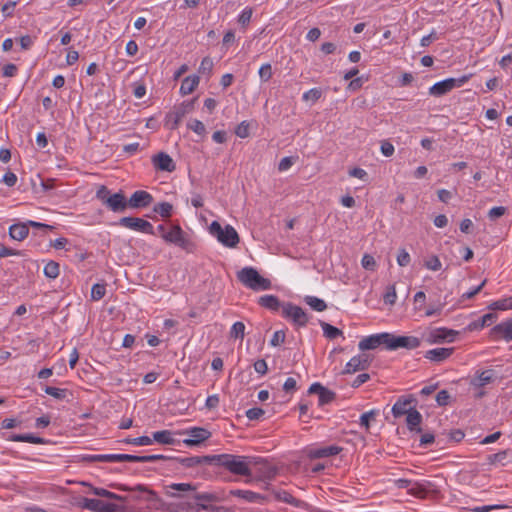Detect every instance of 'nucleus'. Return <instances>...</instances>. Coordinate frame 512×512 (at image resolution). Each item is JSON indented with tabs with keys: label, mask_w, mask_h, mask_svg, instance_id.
<instances>
[{
	"label": "nucleus",
	"mask_w": 512,
	"mask_h": 512,
	"mask_svg": "<svg viewBox=\"0 0 512 512\" xmlns=\"http://www.w3.org/2000/svg\"><path fill=\"white\" fill-rule=\"evenodd\" d=\"M212 462V465L224 467L230 473L240 476H250V464L256 463L253 457L233 454L213 455Z\"/></svg>",
	"instance_id": "f257e3e1"
},
{
	"label": "nucleus",
	"mask_w": 512,
	"mask_h": 512,
	"mask_svg": "<svg viewBox=\"0 0 512 512\" xmlns=\"http://www.w3.org/2000/svg\"><path fill=\"white\" fill-rule=\"evenodd\" d=\"M96 198L101 201L108 210L114 213H123L128 208V201L123 191L111 193L104 185L96 191Z\"/></svg>",
	"instance_id": "f03ea898"
},
{
	"label": "nucleus",
	"mask_w": 512,
	"mask_h": 512,
	"mask_svg": "<svg viewBox=\"0 0 512 512\" xmlns=\"http://www.w3.org/2000/svg\"><path fill=\"white\" fill-rule=\"evenodd\" d=\"M237 279L247 288L253 291H265L272 287L268 278H264L251 266H246L237 272Z\"/></svg>",
	"instance_id": "7ed1b4c3"
},
{
	"label": "nucleus",
	"mask_w": 512,
	"mask_h": 512,
	"mask_svg": "<svg viewBox=\"0 0 512 512\" xmlns=\"http://www.w3.org/2000/svg\"><path fill=\"white\" fill-rule=\"evenodd\" d=\"M162 239L166 243L173 244L187 253H194L196 250L195 242L191 240L178 224L170 226L167 233L162 234Z\"/></svg>",
	"instance_id": "20e7f679"
},
{
	"label": "nucleus",
	"mask_w": 512,
	"mask_h": 512,
	"mask_svg": "<svg viewBox=\"0 0 512 512\" xmlns=\"http://www.w3.org/2000/svg\"><path fill=\"white\" fill-rule=\"evenodd\" d=\"M209 233L214 236L222 245L234 248L240 241L239 235L234 227L226 225L224 228L218 221H213L209 226Z\"/></svg>",
	"instance_id": "39448f33"
},
{
	"label": "nucleus",
	"mask_w": 512,
	"mask_h": 512,
	"mask_svg": "<svg viewBox=\"0 0 512 512\" xmlns=\"http://www.w3.org/2000/svg\"><path fill=\"white\" fill-rule=\"evenodd\" d=\"M470 77L471 75H463L459 78H447L436 82L429 88V94L434 97H441L452 91L454 88L463 86Z\"/></svg>",
	"instance_id": "423d86ee"
},
{
	"label": "nucleus",
	"mask_w": 512,
	"mask_h": 512,
	"mask_svg": "<svg viewBox=\"0 0 512 512\" xmlns=\"http://www.w3.org/2000/svg\"><path fill=\"white\" fill-rule=\"evenodd\" d=\"M282 316L297 327H305L309 322V316L304 309L291 302H284L282 305Z\"/></svg>",
	"instance_id": "0eeeda50"
},
{
	"label": "nucleus",
	"mask_w": 512,
	"mask_h": 512,
	"mask_svg": "<svg viewBox=\"0 0 512 512\" xmlns=\"http://www.w3.org/2000/svg\"><path fill=\"white\" fill-rule=\"evenodd\" d=\"M420 345L421 340L418 337L388 333L387 350L395 351L400 348L412 350L418 348Z\"/></svg>",
	"instance_id": "6e6552de"
},
{
	"label": "nucleus",
	"mask_w": 512,
	"mask_h": 512,
	"mask_svg": "<svg viewBox=\"0 0 512 512\" xmlns=\"http://www.w3.org/2000/svg\"><path fill=\"white\" fill-rule=\"evenodd\" d=\"M197 485L193 483H171L165 486V494L170 498L191 501V494L195 493Z\"/></svg>",
	"instance_id": "1a4fd4ad"
},
{
	"label": "nucleus",
	"mask_w": 512,
	"mask_h": 512,
	"mask_svg": "<svg viewBox=\"0 0 512 512\" xmlns=\"http://www.w3.org/2000/svg\"><path fill=\"white\" fill-rule=\"evenodd\" d=\"M118 225L130 230L138 231L141 233L149 234V235H155V230L153 225L142 218L139 217H132V216H126L122 217L118 221Z\"/></svg>",
	"instance_id": "9d476101"
},
{
	"label": "nucleus",
	"mask_w": 512,
	"mask_h": 512,
	"mask_svg": "<svg viewBox=\"0 0 512 512\" xmlns=\"http://www.w3.org/2000/svg\"><path fill=\"white\" fill-rule=\"evenodd\" d=\"M176 512H229V509L225 506H216L213 503L210 504H193L191 501H181L176 505L174 509Z\"/></svg>",
	"instance_id": "9b49d317"
},
{
	"label": "nucleus",
	"mask_w": 512,
	"mask_h": 512,
	"mask_svg": "<svg viewBox=\"0 0 512 512\" xmlns=\"http://www.w3.org/2000/svg\"><path fill=\"white\" fill-rule=\"evenodd\" d=\"M458 333L456 330L445 327L434 328L426 334L425 339L429 344L451 343L455 340Z\"/></svg>",
	"instance_id": "f8f14e48"
},
{
	"label": "nucleus",
	"mask_w": 512,
	"mask_h": 512,
	"mask_svg": "<svg viewBox=\"0 0 512 512\" xmlns=\"http://www.w3.org/2000/svg\"><path fill=\"white\" fill-rule=\"evenodd\" d=\"M83 462H131V454H84L81 456Z\"/></svg>",
	"instance_id": "ddd939ff"
},
{
	"label": "nucleus",
	"mask_w": 512,
	"mask_h": 512,
	"mask_svg": "<svg viewBox=\"0 0 512 512\" xmlns=\"http://www.w3.org/2000/svg\"><path fill=\"white\" fill-rule=\"evenodd\" d=\"M183 433L189 435V438L182 441L188 447L199 446L211 437V432L202 427H192Z\"/></svg>",
	"instance_id": "4468645a"
},
{
	"label": "nucleus",
	"mask_w": 512,
	"mask_h": 512,
	"mask_svg": "<svg viewBox=\"0 0 512 512\" xmlns=\"http://www.w3.org/2000/svg\"><path fill=\"white\" fill-rule=\"evenodd\" d=\"M80 506L93 512H117L119 506L99 499L83 498Z\"/></svg>",
	"instance_id": "2eb2a0df"
},
{
	"label": "nucleus",
	"mask_w": 512,
	"mask_h": 512,
	"mask_svg": "<svg viewBox=\"0 0 512 512\" xmlns=\"http://www.w3.org/2000/svg\"><path fill=\"white\" fill-rule=\"evenodd\" d=\"M371 358L367 354H360L352 357L345 365L343 374H353L358 371H363L369 368Z\"/></svg>",
	"instance_id": "dca6fc26"
},
{
	"label": "nucleus",
	"mask_w": 512,
	"mask_h": 512,
	"mask_svg": "<svg viewBox=\"0 0 512 512\" xmlns=\"http://www.w3.org/2000/svg\"><path fill=\"white\" fill-rule=\"evenodd\" d=\"M388 342V332L373 334L367 337H364L358 344V347L361 351L365 350H373L379 347L380 345H384L387 349Z\"/></svg>",
	"instance_id": "f3484780"
},
{
	"label": "nucleus",
	"mask_w": 512,
	"mask_h": 512,
	"mask_svg": "<svg viewBox=\"0 0 512 512\" xmlns=\"http://www.w3.org/2000/svg\"><path fill=\"white\" fill-rule=\"evenodd\" d=\"M309 394L318 395L319 406H324L333 402L336 398V393L328 388L324 387L321 383L315 382L310 385L308 389Z\"/></svg>",
	"instance_id": "a211bd4d"
},
{
	"label": "nucleus",
	"mask_w": 512,
	"mask_h": 512,
	"mask_svg": "<svg viewBox=\"0 0 512 512\" xmlns=\"http://www.w3.org/2000/svg\"><path fill=\"white\" fill-rule=\"evenodd\" d=\"M213 455L191 456V457H171L170 462H177L185 468L197 467L200 465H212Z\"/></svg>",
	"instance_id": "6ab92c4d"
},
{
	"label": "nucleus",
	"mask_w": 512,
	"mask_h": 512,
	"mask_svg": "<svg viewBox=\"0 0 512 512\" xmlns=\"http://www.w3.org/2000/svg\"><path fill=\"white\" fill-rule=\"evenodd\" d=\"M128 201V207L133 209H141L148 207L153 202V196L145 190L135 191Z\"/></svg>",
	"instance_id": "aec40b11"
},
{
	"label": "nucleus",
	"mask_w": 512,
	"mask_h": 512,
	"mask_svg": "<svg viewBox=\"0 0 512 512\" xmlns=\"http://www.w3.org/2000/svg\"><path fill=\"white\" fill-rule=\"evenodd\" d=\"M225 500L224 492H197L191 494L193 504H210Z\"/></svg>",
	"instance_id": "412c9836"
},
{
	"label": "nucleus",
	"mask_w": 512,
	"mask_h": 512,
	"mask_svg": "<svg viewBox=\"0 0 512 512\" xmlns=\"http://www.w3.org/2000/svg\"><path fill=\"white\" fill-rule=\"evenodd\" d=\"M151 161L156 170L173 172L176 169L173 159L165 152L153 155Z\"/></svg>",
	"instance_id": "4be33fe9"
},
{
	"label": "nucleus",
	"mask_w": 512,
	"mask_h": 512,
	"mask_svg": "<svg viewBox=\"0 0 512 512\" xmlns=\"http://www.w3.org/2000/svg\"><path fill=\"white\" fill-rule=\"evenodd\" d=\"M415 401L416 400L412 395H409L407 397H399L391 410L393 416L395 418H399L403 415H407L413 408L411 407V404Z\"/></svg>",
	"instance_id": "5701e85b"
},
{
	"label": "nucleus",
	"mask_w": 512,
	"mask_h": 512,
	"mask_svg": "<svg viewBox=\"0 0 512 512\" xmlns=\"http://www.w3.org/2000/svg\"><path fill=\"white\" fill-rule=\"evenodd\" d=\"M342 450H343V448L340 446H337V445L311 448L308 451V457L310 459L327 458L330 456L338 455Z\"/></svg>",
	"instance_id": "b1692460"
},
{
	"label": "nucleus",
	"mask_w": 512,
	"mask_h": 512,
	"mask_svg": "<svg viewBox=\"0 0 512 512\" xmlns=\"http://www.w3.org/2000/svg\"><path fill=\"white\" fill-rule=\"evenodd\" d=\"M491 335L495 338H503L506 342L512 341V318H509L491 329Z\"/></svg>",
	"instance_id": "393cba45"
},
{
	"label": "nucleus",
	"mask_w": 512,
	"mask_h": 512,
	"mask_svg": "<svg viewBox=\"0 0 512 512\" xmlns=\"http://www.w3.org/2000/svg\"><path fill=\"white\" fill-rule=\"evenodd\" d=\"M229 495L241 498L248 503H263L266 500L264 495L250 490L232 489Z\"/></svg>",
	"instance_id": "a878e982"
},
{
	"label": "nucleus",
	"mask_w": 512,
	"mask_h": 512,
	"mask_svg": "<svg viewBox=\"0 0 512 512\" xmlns=\"http://www.w3.org/2000/svg\"><path fill=\"white\" fill-rule=\"evenodd\" d=\"M454 352V348H434L425 352L424 357L432 362L441 363L448 359Z\"/></svg>",
	"instance_id": "bb28decb"
},
{
	"label": "nucleus",
	"mask_w": 512,
	"mask_h": 512,
	"mask_svg": "<svg viewBox=\"0 0 512 512\" xmlns=\"http://www.w3.org/2000/svg\"><path fill=\"white\" fill-rule=\"evenodd\" d=\"M188 113V110L185 108H175L173 111H170L165 116V126L171 130L176 129L182 118Z\"/></svg>",
	"instance_id": "cd10ccee"
},
{
	"label": "nucleus",
	"mask_w": 512,
	"mask_h": 512,
	"mask_svg": "<svg viewBox=\"0 0 512 512\" xmlns=\"http://www.w3.org/2000/svg\"><path fill=\"white\" fill-rule=\"evenodd\" d=\"M422 419L423 418L421 413L413 407L412 410L406 415V424L408 430L412 433H421L422 428L420 427V424Z\"/></svg>",
	"instance_id": "c85d7f7f"
},
{
	"label": "nucleus",
	"mask_w": 512,
	"mask_h": 512,
	"mask_svg": "<svg viewBox=\"0 0 512 512\" xmlns=\"http://www.w3.org/2000/svg\"><path fill=\"white\" fill-rule=\"evenodd\" d=\"M9 236L16 241H23L29 234L28 225L26 222L14 223L9 227Z\"/></svg>",
	"instance_id": "c756f323"
},
{
	"label": "nucleus",
	"mask_w": 512,
	"mask_h": 512,
	"mask_svg": "<svg viewBox=\"0 0 512 512\" xmlns=\"http://www.w3.org/2000/svg\"><path fill=\"white\" fill-rule=\"evenodd\" d=\"M494 374L492 370H485L477 373L471 380L470 385L473 388H483L485 385L493 382Z\"/></svg>",
	"instance_id": "7c9ffc66"
},
{
	"label": "nucleus",
	"mask_w": 512,
	"mask_h": 512,
	"mask_svg": "<svg viewBox=\"0 0 512 512\" xmlns=\"http://www.w3.org/2000/svg\"><path fill=\"white\" fill-rule=\"evenodd\" d=\"M433 484L430 481L413 482L412 486L408 489V493L414 497L423 499L427 496Z\"/></svg>",
	"instance_id": "2f4dec72"
},
{
	"label": "nucleus",
	"mask_w": 512,
	"mask_h": 512,
	"mask_svg": "<svg viewBox=\"0 0 512 512\" xmlns=\"http://www.w3.org/2000/svg\"><path fill=\"white\" fill-rule=\"evenodd\" d=\"M258 304L272 312H277L280 308H282L284 302L282 303L275 295H263L259 297Z\"/></svg>",
	"instance_id": "473e14b6"
},
{
	"label": "nucleus",
	"mask_w": 512,
	"mask_h": 512,
	"mask_svg": "<svg viewBox=\"0 0 512 512\" xmlns=\"http://www.w3.org/2000/svg\"><path fill=\"white\" fill-rule=\"evenodd\" d=\"M199 81L200 78L197 75H189L185 77L180 86V94L185 96L192 93L198 86Z\"/></svg>",
	"instance_id": "72a5a7b5"
},
{
	"label": "nucleus",
	"mask_w": 512,
	"mask_h": 512,
	"mask_svg": "<svg viewBox=\"0 0 512 512\" xmlns=\"http://www.w3.org/2000/svg\"><path fill=\"white\" fill-rule=\"evenodd\" d=\"M151 439H152V442L156 441L160 444H165V445H174L176 443H179V441H177L173 437V432H171L170 430L156 431L153 433Z\"/></svg>",
	"instance_id": "f704fd0d"
},
{
	"label": "nucleus",
	"mask_w": 512,
	"mask_h": 512,
	"mask_svg": "<svg viewBox=\"0 0 512 512\" xmlns=\"http://www.w3.org/2000/svg\"><path fill=\"white\" fill-rule=\"evenodd\" d=\"M7 440L13 442H27L32 444H45V439L35 436L33 434H11L7 437Z\"/></svg>",
	"instance_id": "c9c22d12"
},
{
	"label": "nucleus",
	"mask_w": 512,
	"mask_h": 512,
	"mask_svg": "<svg viewBox=\"0 0 512 512\" xmlns=\"http://www.w3.org/2000/svg\"><path fill=\"white\" fill-rule=\"evenodd\" d=\"M275 499L278 501L290 504L295 507H299L301 501L293 497L289 492L286 490H277L273 492Z\"/></svg>",
	"instance_id": "e433bc0d"
},
{
	"label": "nucleus",
	"mask_w": 512,
	"mask_h": 512,
	"mask_svg": "<svg viewBox=\"0 0 512 512\" xmlns=\"http://www.w3.org/2000/svg\"><path fill=\"white\" fill-rule=\"evenodd\" d=\"M319 323L323 330V334L326 338L333 340V339H336L337 337L343 335V332L340 329H338L337 327H335L329 323H326L324 321H320Z\"/></svg>",
	"instance_id": "4c0bfd02"
},
{
	"label": "nucleus",
	"mask_w": 512,
	"mask_h": 512,
	"mask_svg": "<svg viewBox=\"0 0 512 512\" xmlns=\"http://www.w3.org/2000/svg\"><path fill=\"white\" fill-rule=\"evenodd\" d=\"M304 302L311 307V309L322 312L327 309V304L323 299L316 296H305Z\"/></svg>",
	"instance_id": "58836bf2"
},
{
	"label": "nucleus",
	"mask_w": 512,
	"mask_h": 512,
	"mask_svg": "<svg viewBox=\"0 0 512 512\" xmlns=\"http://www.w3.org/2000/svg\"><path fill=\"white\" fill-rule=\"evenodd\" d=\"M170 459H171L170 456H165L162 454H153V455H144V456H138V455L131 454V462L145 463V462H155L158 460L170 461Z\"/></svg>",
	"instance_id": "ea45409f"
},
{
	"label": "nucleus",
	"mask_w": 512,
	"mask_h": 512,
	"mask_svg": "<svg viewBox=\"0 0 512 512\" xmlns=\"http://www.w3.org/2000/svg\"><path fill=\"white\" fill-rule=\"evenodd\" d=\"M153 211L163 218H169L173 212V205L169 202H160L154 206Z\"/></svg>",
	"instance_id": "a19ab883"
},
{
	"label": "nucleus",
	"mask_w": 512,
	"mask_h": 512,
	"mask_svg": "<svg viewBox=\"0 0 512 512\" xmlns=\"http://www.w3.org/2000/svg\"><path fill=\"white\" fill-rule=\"evenodd\" d=\"M43 272L47 278L55 279L59 275V264L51 260L44 266Z\"/></svg>",
	"instance_id": "79ce46f5"
},
{
	"label": "nucleus",
	"mask_w": 512,
	"mask_h": 512,
	"mask_svg": "<svg viewBox=\"0 0 512 512\" xmlns=\"http://www.w3.org/2000/svg\"><path fill=\"white\" fill-rule=\"evenodd\" d=\"M492 310H508L512 309V296L494 301L488 306Z\"/></svg>",
	"instance_id": "37998d69"
},
{
	"label": "nucleus",
	"mask_w": 512,
	"mask_h": 512,
	"mask_svg": "<svg viewBox=\"0 0 512 512\" xmlns=\"http://www.w3.org/2000/svg\"><path fill=\"white\" fill-rule=\"evenodd\" d=\"M125 444L136 445V446H148L152 444V439L149 436H140L136 438H125L122 440Z\"/></svg>",
	"instance_id": "c03bdc74"
},
{
	"label": "nucleus",
	"mask_w": 512,
	"mask_h": 512,
	"mask_svg": "<svg viewBox=\"0 0 512 512\" xmlns=\"http://www.w3.org/2000/svg\"><path fill=\"white\" fill-rule=\"evenodd\" d=\"M45 393L54 397L57 400H64L68 395V390L52 386H46Z\"/></svg>",
	"instance_id": "a18cd8bd"
},
{
	"label": "nucleus",
	"mask_w": 512,
	"mask_h": 512,
	"mask_svg": "<svg viewBox=\"0 0 512 512\" xmlns=\"http://www.w3.org/2000/svg\"><path fill=\"white\" fill-rule=\"evenodd\" d=\"M132 489H133V491H138V492H142V493L148 494V497H147L148 501L152 502V501H159L160 500L159 497H158V494L154 490L148 488L146 485L137 484Z\"/></svg>",
	"instance_id": "49530a36"
},
{
	"label": "nucleus",
	"mask_w": 512,
	"mask_h": 512,
	"mask_svg": "<svg viewBox=\"0 0 512 512\" xmlns=\"http://www.w3.org/2000/svg\"><path fill=\"white\" fill-rule=\"evenodd\" d=\"M245 325L241 321L235 322L230 330V337L234 339L244 338Z\"/></svg>",
	"instance_id": "de8ad7c7"
},
{
	"label": "nucleus",
	"mask_w": 512,
	"mask_h": 512,
	"mask_svg": "<svg viewBox=\"0 0 512 512\" xmlns=\"http://www.w3.org/2000/svg\"><path fill=\"white\" fill-rule=\"evenodd\" d=\"M106 286L105 284L96 283L91 288V298L94 301H98L105 296Z\"/></svg>",
	"instance_id": "09e8293b"
},
{
	"label": "nucleus",
	"mask_w": 512,
	"mask_h": 512,
	"mask_svg": "<svg viewBox=\"0 0 512 512\" xmlns=\"http://www.w3.org/2000/svg\"><path fill=\"white\" fill-rule=\"evenodd\" d=\"M378 414L377 410H370L368 412L363 413L360 416V425L364 427L366 430L370 428V419H374Z\"/></svg>",
	"instance_id": "8fccbe9b"
},
{
	"label": "nucleus",
	"mask_w": 512,
	"mask_h": 512,
	"mask_svg": "<svg viewBox=\"0 0 512 512\" xmlns=\"http://www.w3.org/2000/svg\"><path fill=\"white\" fill-rule=\"evenodd\" d=\"M322 96V91L321 89L319 88H312L308 91H306L303 96H302V99L304 101H312L313 103L318 101Z\"/></svg>",
	"instance_id": "3c124183"
},
{
	"label": "nucleus",
	"mask_w": 512,
	"mask_h": 512,
	"mask_svg": "<svg viewBox=\"0 0 512 512\" xmlns=\"http://www.w3.org/2000/svg\"><path fill=\"white\" fill-rule=\"evenodd\" d=\"M424 266L432 271H438L441 269L442 264L438 256L432 255L424 262Z\"/></svg>",
	"instance_id": "603ef678"
},
{
	"label": "nucleus",
	"mask_w": 512,
	"mask_h": 512,
	"mask_svg": "<svg viewBox=\"0 0 512 512\" xmlns=\"http://www.w3.org/2000/svg\"><path fill=\"white\" fill-rule=\"evenodd\" d=\"M258 74H259L261 81H263V82L269 81L272 77L271 64L265 63V64L261 65V67L259 68Z\"/></svg>",
	"instance_id": "864d4df0"
},
{
	"label": "nucleus",
	"mask_w": 512,
	"mask_h": 512,
	"mask_svg": "<svg viewBox=\"0 0 512 512\" xmlns=\"http://www.w3.org/2000/svg\"><path fill=\"white\" fill-rule=\"evenodd\" d=\"M188 128L198 135H203L206 132L205 125L198 119H193L188 123Z\"/></svg>",
	"instance_id": "5fc2aeb1"
},
{
	"label": "nucleus",
	"mask_w": 512,
	"mask_h": 512,
	"mask_svg": "<svg viewBox=\"0 0 512 512\" xmlns=\"http://www.w3.org/2000/svg\"><path fill=\"white\" fill-rule=\"evenodd\" d=\"M397 299L395 285H389L384 294V302L393 305Z\"/></svg>",
	"instance_id": "6e6d98bb"
},
{
	"label": "nucleus",
	"mask_w": 512,
	"mask_h": 512,
	"mask_svg": "<svg viewBox=\"0 0 512 512\" xmlns=\"http://www.w3.org/2000/svg\"><path fill=\"white\" fill-rule=\"evenodd\" d=\"M213 69V61L210 57H204L200 63L199 73L210 75Z\"/></svg>",
	"instance_id": "4d7b16f0"
},
{
	"label": "nucleus",
	"mask_w": 512,
	"mask_h": 512,
	"mask_svg": "<svg viewBox=\"0 0 512 512\" xmlns=\"http://www.w3.org/2000/svg\"><path fill=\"white\" fill-rule=\"evenodd\" d=\"M362 267L366 270L374 271L376 269V261L370 254H364L361 260Z\"/></svg>",
	"instance_id": "13d9d810"
},
{
	"label": "nucleus",
	"mask_w": 512,
	"mask_h": 512,
	"mask_svg": "<svg viewBox=\"0 0 512 512\" xmlns=\"http://www.w3.org/2000/svg\"><path fill=\"white\" fill-rule=\"evenodd\" d=\"M252 9L249 7H246L242 10V12L238 16V22L242 26H246L249 24L251 17H252Z\"/></svg>",
	"instance_id": "bf43d9fd"
},
{
	"label": "nucleus",
	"mask_w": 512,
	"mask_h": 512,
	"mask_svg": "<svg viewBox=\"0 0 512 512\" xmlns=\"http://www.w3.org/2000/svg\"><path fill=\"white\" fill-rule=\"evenodd\" d=\"M235 134L239 138H247L249 136V123L247 121H242L238 124L235 129Z\"/></svg>",
	"instance_id": "052dcab7"
},
{
	"label": "nucleus",
	"mask_w": 512,
	"mask_h": 512,
	"mask_svg": "<svg viewBox=\"0 0 512 512\" xmlns=\"http://www.w3.org/2000/svg\"><path fill=\"white\" fill-rule=\"evenodd\" d=\"M507 455H508V451L507 450H503V451H500L498 453H495V454H490L487 458L488 462L490 464H495V463H502L506 458H507Z\"/></svg>",
	"instance_id": "680f3d73"
},
{
	"label": "nucleus",
	"mask_w": 512,
	"mask_h": 512,
	"mask_svg": "<svg viewBox=\"0 0 512 512\" xmlns=\"http://www.w3.org/2000/svg\"><path fill=\"white\" fill-rule=\"evenodd\" d=\"M265 411L259 407H253L246 411V417L249 420H258L264 415Z\"/></svg>",
	"instance_id": "e2e57ef3"
},
{
	"label": "nucleus",
	"mask_w": 512,
	"mask_h": 512,
	"mask_svg": "<svg viewBox=\"0 0 512 512\" xmlns=\"http://www.w3.org/2000/svg\"><path fill=\"white\" fill-rule=\"evenodd\" d=\"M411 261L410 254L405 250L401 249L397 255V263L401 267L407 266Z\"/></svg>",
	"instance_id": "0e129e2a"
},
{
	"label": "nucleus",
	"mask_w": 512,
	"mask_h": 512,
	"mask_svg": "<svg viewBox=\"0 0 512 512\" xmlns=\"http://www.w3.org/2000/svg\"><path fill=\"white\" fill-rule=\"evenodd\" d=\"M506 213V208L503 206H496L489 210L488 212V218L492 221L496 220L497 218H500Z\"/></svg>",
	"instance_id": "69168bd1"
},
{
	"label": "nucleus",
	"mask_w": 512,
	"mask_h": 512,
	"mask_svg": "<svg viewBox=\"0 0 512 512\" xmlns=\"http://www.w3.org/2000/svg\"><path fill=\"white\" fill-rule=\"evenodd\" d=\"M285 337H286V334L283 330H278V331L274 332V334L270 340V345L274 346V347L279 346L280 344L284 343Z\"/></svg>",
	"instance_id": "338daca9"
},
{
	"label": "nucleus",
	"mask_w": 512,
	"mask_h": 512,
	"mask_svg": "<svg viewBox=\"0 0 512 512\" xmlns=\"http://www.w3.org/2000/svg\"><path fill=\"white\" fill-rule=\"evenodd\" d=\"M348 173L351 177L358 178L362 181H367L368 179V173L364 169L359 167H354L350 169Z\"/></svg>",
	"instance_id": "774afa93"
}]
</instances>
